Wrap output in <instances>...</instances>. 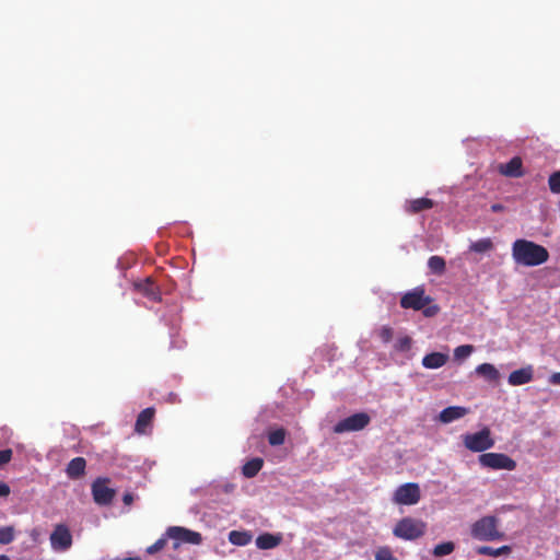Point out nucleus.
I'll use <instances>...</instances> for the list:
<instances>
[{"mask_svg": "<svg viewBox=\"0 0 560 560\" xmlns=\"http://www.w3.org/2000/svg\"><path fill=\"white\" fill-rule=\"evenodd\" d=\"M155 410L152 407L143 409L137 417L135 431L138 433H145L147 429L151 425Z\"/></svg>", "mask_w": 560, "mask_h": 560, "instance_id": "a211bd4d", "label": "nucleus"}, {"mask_svg": "<svg viewBox=\"0 0 560 560\" xmlns=\"http://www.w3.org/2000/svg\"><path fill=\"white\" fill-rule=\"evenodd\" d=\"M512 257L518 265L534 267L545 264L549 259V253L542 245L518 238L512 245Z\"/></svg>", "mask_w": 560, "mask_h": 560, "instance_id": "f257e3e1", "label": "nucleus"}, {"mask_svg": "<svg viewBox=\"0 0 560 560\" xmlns=\"http://www.w3.org/2000/svg\"><path fill=\"white\" fill-rule=\"evenodd\" d=\"M462 440L464 446L474 453H482L492 448L495 443L491 430L488 427L475 433H466L462 435Z\"/></svg>", "mask_w": 560, "mask_h": 560, "instance_id": "20e7f679", "label": "nucleus"}, {"mask_svg": "<svg viewBox=\"0 0 560 560\" xmlns=\"http://www.w3.org/2000/svg\"><path fill=\"white\" fill-rule=\"evenodd\" d=\"M394 336V331L389 326H383L378 331V337L384 343H388Z\"/></svg>", "mask_w": 560, "mask_h": 560, "instance_id": "72a5a7b5", "label": "nucleus"}, {"mask_svg": "<svg viewBox=\"0 0 560 560\" xmlns=\"http://www.w3.org/2000/svg\"><path fill=\"white\" fill-rule=\"evenodd\" d=\"M375 560H398L387 546L380 547L375 552Z\"/></svg>", "mask_w": 560, "mask_h": 560, "instance_id": "7c9ffc66", "label": "nucleus"}, {"mask_svg": "<svg viewBox=\"0 0 560 560\" xmlns=\"http://www.w3.org/2000/svg\"><path fill=\"white\" fill-rule=\"evenodd\" d=\"M136 288L139 292H141L144 296L152 301H160L161 295L158 285L152 281L151 278H147L145 280L136 284Z\"/></svg>", "mask_w": 560, "mask_h": 560, "instance_id": "6ab92c4d", "label": "nucleus"}, {"mask_svg": "<svg viewBox=\"0 0 560 560\" xmlns=\"http://www.w3.org/2000/svg\"><path fill=\"white\" fill-rule=\"evenodd\" d=\"M425 528L424 522L412 517H404L396 524L393 534L404 540H415L424 535Z\"/></svg>", "mask_w": 560, "mask_h": 560, "instance_id": "39448f33", "label": "nucleus"}, {"mask_svg": "<svg viewBox=\"0 0 560 560\" xmlns=\"http://www.w3.org/2000/svg\"><path fill=\"white\" fill-rule=\"evenodd\" d=\"M166 537L178 542L199 545L202 540L200 533L190 530L185 527L172 526L166 530Z\"/></svg>", "mask_w": 560, "mask_h": 560, "instance_id": "9b49d317", "label": "nucleus"}, {"mask_svg": "<svg viewBox=\"0 0 560 560\" xmlns=\"http://www.w3.org/2000/svg\"><path fill=\"white\" fill-rule=\"evenodd\" d=\"M12 454L13 452L11 448L0 451V467H2L3 465L8 464L11 460Z\"/></svg>", "mask_w": 560, "mask_h": 560, "instance_id": "c9c22d12", "label": "nucleus"}, {"mask_svg": "<svg viewBox=\"0 0 560 560\" xmlns=\"http://www.w3.org/2000/svg\"><path fill=\"white\" fill-rule=\"evenodd\" d=\"M475 348L471 345H462L454 349V358L456 360H464L468 358L472 352Z\"/></svg>", "mask_w": 560, "mask_h": 560, "instance_id": "c85d7f7f", "label": "nucleus"}, {"mask_svg": "<svg viewBox=\"0 0 560 560\" xmlns=\"http://www.w3.org/2000/svg\"><path fill=\"white\" fill-rule=\"evenodd\" d=\"M429 269L435 275H442L445 271V259L441 256H431L428 260Z\"/></svg>", "mask_w": 560, "mask_h": 560, "instance_id": "a878e982", "label": "nucleus"}, {"mask_svg": "<svg viewBox=\"0 0 560 560\" xmlns=\"http://www.w3.org/2000/svg\"><path fill=\"white\" fill-rule=\"evenodd\" d=\"M512 551V548L510 546H501L499 548H493V547H490V546H480V547H477L476 548V552L478 555H482V556H491V557H500V556H508L510 555Z\"/></svg>", "mask_w": 560, "mask_h": 560, "instance_id": "4be33fe9", "label": "nucleus"}, {"mask_svg": "<svg viewBox=\"0 0 560 560\" xmlns=\"http://www.w3.org/2000/svg\"><path fill=\"white\" fill-rule=\"evenodd\" d=\"M448 360V355L441 352H431L423 357L422 365L427 369L442 368Z\"/></svg>", "mask_w": 560, "mask_h": 560, "instance_id": "aec40b11", "label": "nucleus"}, {"mask_svg": "<svg viewBox=\"0 0 560 560\" xmlns=\"http://www.w3.org/2000/svg\"><path fill=\"white\" fill-rule=\"evenodd\" d=\"M455 549V544L453 541H445L436 545L433 549V555L435 557H444L451 555Z\"/></svg>", "mask_w": 560, "mask_h": 560, "instance_id": "cd10ccee", "label": "nucleus"}, {"mask_svg": "<svg viewBox=\"0 0 560 560\" xmlns=\"http://www.w3.org/2000/svg\"><path fill=\"white\" fill-rule=\"evenodd\" d=\"M371 418L365 412H358L340 420L334 427L335 433L354 432L369 425Z\"/></svg>", "mask_w": 560, "mask_h": 560, "instance_id": "0eeeda50", "label": "nucleus"}, {"mask_svg": "<svg viewBox=\"0 0 560 560\" xmlns=\"http://www.w3.org/2000/svg\"><path fill=\"white\" fill-rule=\"evenodd\" d=\"M469 249L475 253H487L493 249V243L491 238H480L470 244Z\"/></svg>", "mask_w": 560, "mask_h": 560, "instance_id": "393cba45", "label": "nucleus"}, {"mask_svg": "<svg viewBox=\"0 0 560 560\" xmlns=\"http://www.w3.org/2000/svg\"><path fill=\"white\" fill-rule=\"evenodd\" d=\"M478 460L482 467L492 470H514L517 466L512 457L503 453H482Z\"/></svg>", "mask_w": 560, "mask_h": 560, "instance_id": "423d86ee", "label": "nucleus"}, {"mask_svg": "<svg viewBox=\"0 0 560 560\" xmlns=\"http://www.w3.org/2000/svg\"><path fill=\"white\" fill-rule=\"evenodd\" d=\"M0 560H10V558L5 555H0Z\"/></svg>", "mask_w": 560, "mask_h": 560, "instance_id": "a19ab883", "label": "nucleus"}, {"mask_svg": "<svg viewBox=\"0 0 560 560\" xmlns=\"http://www.w3.org/2000/svg\"><path fill=\"white\" fill-rule=\"evenodd\" d=\"M471 536L481 541H493L503 539L504 533L498 529L494 516H483L472 524Z\"/></svg>", "mask_w": 560, "mask_h": 560, "instance_id": "7ed1b4c3", "label": "nucleus"}, {"mask_svg": "<svg viewBox=\"0 0 560 560\" xmlns=\"http://www.w3.org/2000/svg\"><path fill=\"white\" fill-rule=\"evenodd\" d=\"M534 378V369L532 365L515 370L510 373L508 382L512 386H521L532 382Z\"/></svg>", "mask_w": 560, "mask_h": 560, "instance_id": "ddd939ff", "label": "nucleus"}, {"mask_svg": "<svg viewBox=\"0 0 560 560\" xmlns=\"http://www.w3.org/2000/svg\"><path fill=\"white\" fill-rule=\"evenodd\" d=\"M285 441V430L283 428L271 431L268 434V442L271 446L282 445Z\"/></svg>", "mask_w": 560, "mask_h": 560, "instance_id": "bb28decb", "label": "nucleus"}, {"mask_svg": "<svg viewBox=\"0 0 560 560\" xmlns=\"http://www.w3.org/2000/svg\"><path fill=\"white\" fill-rule=\"evenodd\" d=\"M499 172L506 177H522L524 175L522 159L520 156H514L508 163L500 164Z\"/></svg>", "mask_w": 560, "mask_h": 560, "instance_id": "f8f14e48", "label": "nucleus"}, {"mask_svg": "<svg viewBox=\"0 0 560 560\" xmlns=\"http://www.w3.org/2000/svg\"><path fill=\"white\" fill-rule=\"evenodd\" d=\"M399 303L402 308L422 311L425 317H433L440 311L436 304H432V298L425 294L423 287H416L406 292Z\"/></svg>", "mask_w": 560, "mask_h": 560, "instance_id": "f03ea898", "label": "nucleus"}, {"mask_svg": "<svg viewBox=\"0 0 560 560\" xmlns=\"http://www.w3.org/2000/svg\"><path fill=\"white\" fill-rule=\"evenodd\" d=\"M14 539V528L12 526L0 527V544L8 545Z\"/></svg>", "mask_w": 560, "mask_h": 560, "instance_id": "c756f323", "label": "nucleus"}, {"mask_svg": "<svg viewBox=\"0 0 560 560\" xmlns=\"http://www.w3.org/2000/svg\"><path fill=\"white\" fill-rule=\"evenodd\" d=\"M86 460L83 457H75L71 459L66 468L67 476L72 479H79L85 474Z\"/></svg>", "mask_w": 560, "mask_h": 560, "instance_id": "dca6fc26", "label": "nucleus"}, {"mask_svg": "<svg viewBox=\"0 0 560 560\" xmlns=\"http://www.w3.org/2000/svg\"><path fill=\"white\" fill-rule=\"evenodd\" d=\"M109 479L107 478H97L93 481L91 490L93 500L98 505H109L112 504L116 491L108 487Z\"/></svg>", "mask_w": 560, "mask_h": 560, "instance_id": "6e6552de", "label": "nucleus"}, {"mask_svg": "<svg viewBox=\"0 0 560 560\" xmlns=\"http://www.w3.org/2000/svg\"><path fill=\"white\" fill-rule=\"evenodd\" d=\"M264 459L260 457L252 458L242 467V474L246 478H254L262 468Z\"/></svg>", "mask_w": 560, "mask_h": 560, "instance_id": "412c9836", "label": "nucleus"}, {"mask_svg": "<svg viewBox=\"0 0 560 560\" xmlns=\"http://www.w3.org/2000/svg\"><path fill=\"white\" fill-rule=\"evenodd\" d=\"M282 542V535L264 533L256 538V546L259 549L268 550L278 547Z\"/></svg>", "mask_w": 560, "mask_h": 560, "instance_id": "f3484780", "label": "nucleus"}, {"mask_svg": "<svg viewBox=\"0 0 560 560\" xmlns=\"http://www.w3.org/2000/svg\"><path fill=\"white\" fill-rule=\"evenodd\" d=\"M476 373L489 382H495L500 377L499 371L490 363H482L476 368Z\"/></svg>", "mask_w": 560, "mask_h": 560, "instance_id": "5701e85b", "label": "nucleus"}, {"mask_svg": "<svg viewBox=\"0 0 560 560\" xmlns=\"http://www.w3.org/2000/svg\"><path fill=\"white\" fill-rule=\"evenodd\" d=\"M50 545L56 551H66L72 546V535L66 525L58 524L55 526L50 535Z\"/></svg>", "mask_w": 560, "mask_h": 560, "instance_id": "9d476101", "label": "nucleus"}, {"mask_svg": "<svg viewBox=\"0 0 560 560\" xmlns=\"http://www.w3.org/2000/svg\"><path fill=\"white\" fill-rule=\"evenodd\" d=\"M229 540L235 546H246L252 541V535L248 532L232 530Z\"/></svg>", "mask_w": 560, "mask_h": 560, "instance_id": "b1692460", "label": "nucleus"}, {"mask_svg": "<svg viewBox=\"0 0 560 560\" xmlns=\"http://www.w3.org/2000/svg\"><path fill=\"white\" fill-rule=\"evenodd\" d=\"M503 210H504V206H503V205H501V203H493V205L491 206V211H492V212H501V211H503Z\"/></svg>", "mask_w": 560, "mask_h": 560, "instance_id": "58836bf2", "label": "nucleus"}, {"mask_svg": "<svg viewBox=\"0 0 560 560\" xmlns=\"http://www.w3.org/2000/svg\"><path fill=\"white\" fill-rule=\"evenodd\" d=\"M166 542H167V538L161 537L153 545H151L147 548V552L149 555H154V553L161 551L165 547Z\"/></svg>", "mask_w": 560, "mask_h": 560, "instance_id": "473e14b6", "label": "nucleus"}, {"mask_svg": "<svg viewBox=\"0 0 560 560\" xmlns=\"http://www.w3.org/2000/svg\"><path fill=\"white\" fill-rule=\"evenodd\" d=\"M435 202L429 198H417L408 200L405 205V210L409 214H417L419 212L430 210L434 207Z\"/></svg>", "mask_w": 560, "mask_h": 560, "instance_id": "2eb2a0df", "label": "nucleus"}, {"mask_svg": "<svg viewBox=\"0 0 560 560\" xmlns=\"http://www.w3.org/2000/svg\"><path fill=\"white\" fill-rule=\"evenodd\" d=\"M548 185L551 192L560 194V171H556L549 176Z\"/></svg>", "mask_w": 560, "mask_h": 560, "instance_id": "2f4dec72", "label": "nucleus"}, {"mask_svg": "<svg viewBox=\"0 0 560 560\" xmlns=\"http://www.w3.org/2000/svg\"><path fill=\"white\" fill-rule=\"evenodd\" d=\"M549 384L560 386V372L552 373L548 378Z\"/></svg>", "mask_w": 560, "mask_h": 560, "instance_id": "e433bc0d", "label": "nucleus"}, {"mask_svg": "<svg viewBox=\"0 0 560 560\" xmlns=\"http://www.w3.org/2000/svg\"><path fill=\"white\" fill-rule=\"evenodd\" d=\"M469 412V409L462 406H451L444 408L439 415V421L442 423H451L465 417Z\"/></svg>", "mask_w": 560, "mask_h": 560, "instance_id": "4468645a", "label": "nucleus"}, {"mask_svg": "<svg viewBox=\"0 0 560 560\" xmlns=\"http://www.w3.org/2000/svg\"><path fill=\"white\" fill-rule=\"evenodd\" d=\"M411 338L409 336H405L402 338H399L396 342V349L398 351H408L411 347Z\"/></svg>", "mask_w": 560, "mask_h": 560, "instance_id": "f704fd0d", "label": "nucleus"}, {"mask_svg": "<svg viewBox=\"0 0 560 560\" xmlns=\"http://www.w3.org/2000/svg\"><path fill=\"white\" fill-rule=\"evenodd\" d=\"M420 487L415 482L401 485L394 493V501L404 505L417 504L420 501Z\"/></svg>", "mask_w": 560, "mask_h": 560, "instance_id": "1a4fd4ad", "label": "nucleus"}, {"mask_svg": "<svg viewBox=\"0 0 560 560\" xmlns=\"http://www.w3.org/2000/svg\"><path fill=\"white\" fill-rule=\"evenodd\" d=\"M122 500H124V502H125L126 504H130V503L132 502L133 498H132V495H131L130 493H126V494L124 495Z\"/></svg>", "mask_w": 560, "mask_h": 560, "instance_id": "ea45409f", "label": "nucleus"}, {"mask_svg": "<svg viewBox=\"0 0 560 560\" xmlns=\"http://www.w3.org/2000/svg\"><path fill=\"white\" fill-rule=\"evenodd\" d=\"M9 494H10V487L7 483L0 481V497H7Z\"/></svg>", "mask_w": 560, "mask_h": 560, "instance_id": "4c0bfd02", "label": "nucleus"}]
</instances>
